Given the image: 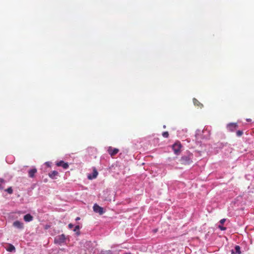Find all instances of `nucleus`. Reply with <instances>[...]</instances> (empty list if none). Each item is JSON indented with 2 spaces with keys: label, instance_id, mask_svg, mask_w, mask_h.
I'll return each mask as SVG.
<instances>
[{
  "label": "nucleus",
  "instance_id": "obj_1",
  "mask_svg": "<svg viewBox=\"0 0 254 254\" xmlns=\"http://www.w3.org/2000/svg\"><path fill=\"white\" fill-rule=\"evenodd\" d=\"M193 154L189 153L187 155L183 156L181 157L180 161L182 164L189 165L192 162Z\"/></svg>",
  "mask_w": 254,
  "mask_h": 254
},
{
  "label": "nucleus",
  "instance_id": "obj_2",
  "mask_svg": "<svg viewBox=\"0 0 254 254\" xmlns=\"http://www.w3.org/2000/svg\"><path fill=\"white\" fill-rule=\"evenodd\" d=\"M65 236L64 234H62L61 235L57 236L54 240V242L55 244H58L59 245H62L64 243H65Z\"/></svg>",
  "mask_w": 254,
  "mask_h": 254
},
{
  "label": "nucleus",
  "instance_id": "obj_3",
  "mask_svg": "<svg viewBox=\"0 0 254 254\" xmlns=\"http://www.w3.org/2000/svg\"><path fill=\"white\" fill-rule=\"evenodd\" d=\"M181 147V144L179 142H177L173 145L172 148L175 154H178L180 152Z\"/></svg>",
  "mask_w": 254,
  "mask_h": 254
},
{
  "label": "nucleus",
  "instance_id": "obj_4",
  "mask_svg": "<svg viewBox=\"0 0 254 254\" xmlns=\"http://www.w3.org/2000/svg\"><path fill=\"white\" fill-rule=\"evenodd\" d=\"M93 208L95 212L98 213L100 215H102L104 213L103 208L97 204L94 205Z\"/></svg>",
  "mask_w": 254,
  "mask_h": 254
},
{
  "label": "nucleus",
  "instance_id": "obj_5",
  "mask_svg": "<svg viewBox=\"0 0 254 254\" xmlns=\"http://www.w3.org/2000/svg\"><path fill=\"white\" fill-rule=\"evenodd\" d=\"M119 149L117 148H114L112 147H109L108 149V152L111 157L114 156L119 152Z\"/></svg>",
  "mask_w": 254,
  "mask_h": 254
},
{
  "label": "nucleus",
  "instance_id": "obj_6",
  "mask_svg": "<svg viewBox=\"0 0 254 254\" xmlns=\"http://www.w3.org/2000/svg\"><path fill=\"white\" fill-rule=\"evenodd\" d=\"M56 165L59 167H62L64 169H66L68 168L69 165L67 163H65L63 161H60L56 163Z\"/></svg>",
  "mask_w": 254,
  "mask_h": 254
},
{
  "label": "nucleus",
  "instance_id": "obj_7",
  "mask_svg": "<svg viewBox=\"0 0 254 254\" xmlns=\"http://www.w3.org/2000/svg\"><path fill=\"white\" fill-rule=\"evenodd\" d=\"M193 103L194 106L197 107L198 108L201 109L203 107V104L195 98L193 99Z\"/></svg>",
  "mask_w": 254,
  "mask_h": 254
},
{
  "label": "nucleus",
  "instance_id": "obj_8",
  "mask_svg": "<svg viewBox=\"0 0 254 254\" xmlns=\"http://www.w3.org/2000/svg\"><path fill=\"white\" fill-rule=\"evenodd\" d=\"M37 170L36 168H33L30 169L28 171V176L30 178H34L35 177V174L37 173Z\"/></svg>",
  "mask_w": 254,
  "mask_h": 254
},
{
  "label": "nucleus",
  "instance_id": "obj_9",
  "mask_svg": "<svg viewBox=\"0 0 254 254\" xmlns=\"http://www.w3.org/2000/svg\"><path fill=\"white\" fill-rule=\"evenodd\" d=\"M13 225L18 229H22L23 228V224L19 221H16L13 222Z\"/></svg>",
  "mask_w": 254,
  "mask_h": 254
},
{
  "label": "nucleus",
  "instance_id": "obj_10",
  "mask_svg": "<svg viewBox=\"0 0 254 254\" xmlns=\"http://www.w3.org/2000/svg\"><path fill=\"white\" fill-rule=\"evenodd\" d=\"M202 137L207 138L210 136V131L207 128L204 129L202 130Z\"/></svg>",
  "mask_w": 254,
  "mask_h": 254
},
{
  "label": "nucleus",
  "instance_id": "obj_11",
  "mask_svg": "<svg viewBox=\"0 0 254 254\" xmlns=\"http://www.w3.org/2000/svg\"><path fill=\"white\" fill-rule=\"evenodd\" d=\"M235 251H234L233 250H231V254H241V250H240L241 249H240V246H236L235 248Z\"/></svg>",
  "mask_w": 254,
  "mask_h": 254
},
{
  "label": "nucleus",
  "instance_id": "obj_12",
  "mask_svg": "<svg viewBox=\"0 0 254 254\" xmlns=\"http://www.w3.org/2000/svg\"><path fill=\"white\" fill-rule=\"evenodd\" d=\"M237 127V125L236 124L231 123L228 125L227 126V128L229 130L231 131H233Z\"/></svg>",
  "mask_w": 254,
  "mask_h": 254
},
{
  "label": "nucleus",
  "instance_id": "obj_13",
  "mask_svg": "<svg viewBox=\"0 0 254 254\" xmlns=\"http://www.w3.org/2000/svg\"><path fill=\"white\" fill-rule=\"evenodd\" d=\"M24 220L26 222H30L33 220V217L30 214H27L24 215Z\"/></svg>",
  "mask_w": 254,
  "mask_h": 254
},
{
  "label": "nucleus",
  "instance_id": "obj_14",
  "mask_svg": "<svg viewBox=\"0 0 254 254\" xmlns=\"http://www.w3.org/2000/svg\"><path fill=\"white\" fill-rule=\"evenodd\" d=\"M97 175H98V172L97 171V170L95 169H94L93 170V173H92V176H91L90 175H89L88 176V178L89 179H90V180L91 179H95V178H96L97 177Z\"/></svg>",
  "mask_w": 254,
  "mask_h": 254
},
{
  "label": "nucleus",
  "instance_id": "obj_15",
  "mask_svg": "<svg viewBox=\"0 0 254 254\" xmlns=\"http://www.w3.org/2000/svg\"><path fill=\"white\" fill-rule=\"evenodd\" d=\"M58 174H59V173H58L57 171H53L51 172L49 174V176L51 178H52V179H55V177H56V176H58Z\"/></svg>",
  "mask_w": 254,
  "mask_h": 254
},
{
  "label": "nucleus",
  "instance_id": "obj_16",
  "mask_svg": "<svg viewBox=\"0 0 254 254\" xmlns=\"http://www.w3.org/2000/svg\"><path fill=\"white\" fill-rule=\"evenodd\" d=\"M6 181L0 178V190H2L4 188V187L2 186L3 184H5Z\"/></svg>",
  "mask_w": 254,
  "mask_h": 254
},
{
  "label": "nucleus",
  "instance_id": "obj_17",
  "mask_svg": "<svg viewBox=\"0 0 254 254\" xmlns=\"http://www.w3.org/2000/svg\"><path fill=\"white\" fill-rule=\"evenodd\" d=\"M79 229H80V227H79V225H76V226L74 227V229H73V231H74V232H76V234H77L78 235H79V234H80V232H79Z\"/></svg>",
  "mask_w": 254,
  "mask_h": 254
},
{
  "label": "nucleus",
  "instance_id": "obj_18",
  "mask_svg": "<svg viewBox=\"0 0 254 254\" xmlns=\"http://www.w3.org/2000/svg\"><path fill=\"white\" fill-rule=\"evenodd\" d=\"M7 250L8 252H12L13 251L15 250V248L12 245L9 244V247Z\"/></svg>",
  "mask_w": 254,
  "mask_h": 254
},
{
  "label": "nucleus",
  "instance_id": "obj_19",
  "mask_svg": "<svg viewBox=\"0 0 254 254\" xmlns=\"http://www.w3.org/2000/svg\"><path fill=\"white\" fill-rule=\"evenodd\" d=\"M5 191H7L9 194H12L13 193V190L11 187H9Z\"/></svg>",
  "mask_w": 254,
  "mask_h": 254
},
{
  "label": "nucleus",
  "instance_id": "obj_20",
  "mask_svg": "<svg viewBox=\"0 0 254 254\" xmlns=\"http://www.w3.org/2000/svg\"><path fill=\"white\" fill-rule=\"evenodd\" d=\"M162 136L165 138L169 137V133L168 131H164L162 133Z\"/></svg>",
  "mask_w": 254,
  "mask_h": 254
},
{
  "label": "nucleus",
  "instance_id": "obj_21",
  "mask_svg": "<svg viewBox=\"0 0 254 254\" xmlns=\"http://www.w3.org/2000/svg\"><path fill=\"white\" fill-rule=\"evenodd\" d=\"M237 136H240L243 134V131L241 130H238L236 132Z\"/></svg>",
  "mask_w": 254,
  "mask_h": 254
},
{
  "label": "nucleus",
  "instance_id": "obj_22",
  "mask_svg": "<svg viewBox=\"0 0 254 254\" xmlns=\"http://www.w3.org/2000/svg\"><path fill=\"white\" fill-rule=\"evenodd\" d=\"M219 222L220 224H221V225H219L218 227L221 230H222V219L220 220Z\"/></svg>",
  "mask_w": 254,
  "mask_h": 254
},
{
  "label": "nucleus",
  "instance_id": "obj_23",
  "mask_svg": "<svg viewBox=\"0 0 254 254\" xmlns=\"http://www.w3.org/2000/svg\"><path fill=\"white\" fill-rule=\"evenodd\" d=\"M68 227L69 229H72L73 227V225L71 223L68 224Z\"/></svg>",
  "mask_w": 254,
  "mask_h": 254
},
{
  "label": "nucleus",
  "instance_id": "obj_24",
  "mask_svg": "<svg viewBox=\"0 0 254 254\" xmlns=\"http://www.w3.org/2000/svg\"><path fill=\"white\" fill-rule=\"evenodd\" d=\"M80 217H77L76 218V219H75V220H76V221H78V220H80Z\"/></svg>",
  "mask_w": 254,
  "mask_h": 254
},
{
  "label": "nucleus",
  "instance_id": "obj_25",
  "mask_svg": "<svg viewBox=\"0 0 254 254\" xmlns=\"http://www.w3.org/2000/svg\"><path fill=\"white\" fill-rule=\"evenodd\" d=\"M225 221V219H223V223H224Z\"/></svg>",
  "mask_w": 254,
  "mask_h": 254
},
{
  "label": "nucleus",
  "instance_id": "obj_26",
  "mask_svg": "<svg viewBox=\"0 0 254 254\" xmlns=\"http://www.w3.org/2000/svg\"><path fill=\"white\" fill-rule=\"evenodd\" d=\"M225 229H226V228H225V227H223V231H224V230H225Z\"/></svg>",
  "mask_w": 254,
  "mask_h": 254
},
{
  "label": "nucleus",
  "instance_id": "obj_27",
  "mask_svg": "<svg viewBox=\"0 0 254 254\" xmlns=\"http://www.w3.org/2000/svg\"><path fill=\"white\" fill-rule=\"evenodd\" d=\"M248 121H251V119H248L247 120Z\"/></svg>",
  "mask_w": 254,
  "mask_h": 254
},
{
  "label": "nucleus",
  "instance_id": "obj_28",
  "mask_svg": "<svg viewBox=\"0 0 254 254\" xmlns=\"http://www.w3.org/2000/svg\"><path fill=\"white\" fill-rule=\"evenodd\" d=\"M107 254H110V252H108V253H107Z\"/></svg>",
  "mask_w": 254,
  "mask_h": 254
}]
</instances>
